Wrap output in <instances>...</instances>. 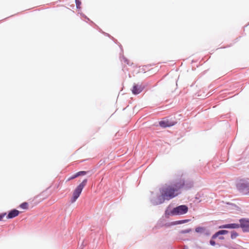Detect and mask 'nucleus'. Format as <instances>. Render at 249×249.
Instances as JSON below:
<instances>
[{"instance_id": "a211bd4d", "label": "nucleus", "mask_w": 249, "mask_h": 249, "mask_svg": "<svg viewBox=\"0 0 249 249\" xmlns=\"http://www.w3.org/2000/svg\"><path fill=\"white\" fill-rule=\"evenodd\" d=\"M19 207L23 209H27L28 208V204L27 202H23L20 205Z\"/></svg>"}, {"instance_id": "dca6fc26", "label": "nucleus", "mask_w": 249, "mask_h": 249, "mask_svg": "<svg viewBox=\"0 0 249 249\" xmlns=\"http://www.w3.org/2000/svg\"><path fill=\"white\" fill-rule=\"evenodd\" d=\"M238 235H239L238 233L234 231H233L231 232V237L232 239H235Z\"/></svg>"}, {"instance_id": "4be33fe9", "label": "nucleus", "mask_w": 249, "mask_h": 249, "mask_svg": "<svg viewBox=\"0 0 249 249\" xmlns=\"http://www.w3.org/2000/svg\"><path fill=\"white\" fill-rule=\"evenodd\" d=\"M210 244L211 245L214 246L215 245V242L213 240V239H211L210 241Z\"/></svg>"}, {"instance_id": "6e6552de", "label": "nucleus", "mask_w": 249, "mask_h": 249, "mask_svg": "<svg viewBox=\"0 0 249 249\" xmlns=\"http://www.w3.org/2000/svg\"><path fill=\"white\" fill-rule=\"evenodd\" d=\"M183 179H180L176 181L173 185L172 188L175 192H178L180 189H183Z\"/></svg>"}, {"instance_id": "6ab92c4d", "label": "nucleus", "mask_w": 249, "mask_h": 249, "mask_svg": "<svg viewBox=\"0 0 249 249\" xmlns=\"http://www.w3.org/2000/svg\"><path fill=\"white\" fill-rule=\"evenodd\" d=\"M219 236L221 235H224L228 233L229 232L227 230H220L217 231Z\"/></svg>"}, {"instance_id": "f257e3e1", "label": "nucleus", "mask_w": 249, "mask_h": 249, "mask_svg": "<svg viewBox=\"0 0 249 249\" xmlns=\"http://www.w3.org/2000/svg\"><path fill=\"white\" fill-rule=\"evenodd\" d=\"M160 192L166 199L169 200L177 196L172 186L166 185L160 189Z\"/></svg>"}, {"instance_id": "412c9836", "label": "nucleus", "mask_w": 249, "mask_h": 249, "mask_svg": "<svg viewBox=\"0 0 249 249\" xmlns=\"http://www.w3.org/2000/svg\"><path fill=\"white\" fill-rule=\"evenodd\" d=\"M75 3L76 8L77 9H80L81 8L80 5L81 4V0H75Z\"/></svg>"}, {"instance_id": "2eb2a0df", "label": "nucleus", "mask_w": 249, "mask_h": 249, "mask_svg": "<svg viewBox=\"0 0 249 249\" xmlns=\"http://www.w3.org/2000/svg\"><path fill=\"white\" fill-rule=\"evenodd\" d=\"M190 221V219H184V220H178V221H175L173 222H172L171 223V225H176L178 224H182L185 223H187Z\"/></svg>"}, {"instance_id": "aec40b11", "label": "nucleus", "mask_w": 249, "mask_h": 249, "mask_svg": "<svg viewBox=\"0 0 249 249\" xmlns=\"http://www.w3.org/2000/svg\"><path fill=\"white\" fill-rule=\"evenodd\" d=\"M191 231H192V229H187L181 230L180 231V233H181V234H186V233H189Z\"/></svg>"}, {"instance_id": "4468645a", "label": "nucleus", "mask_w": 249, "mask_h": 249, "mask_svg": "<svg viewBox=\"0 0 249 249\" xmlns=\"http://www.w3.org/2000/svg\"><path fill=\"white\" fill-rule=\"evenodd\" d=\"M19 213V212L17 210H13L11 211L7 216V219H11L17 216Z\"/></svg>"}, {"instance_id": "7ed1b4c3", "label": "nucleus", "mask_w": 249, "mask_h": 249, "mask_svg": "<svg viewBox=\"0 0 249 249\" xmlns=\"http://www.w3.org/2000/svg\"><path fill=\"white\" fill-rule=\"evenodd\" d=\"M88 179L87 178L84 179L82 182L79 184L73 191L72 197L71 199L72 202H75L80 196L83 188L87 185Z\"/></svg>"}, {"instance_id": "9d476101", "label": "nucleus", "mask_w": 249, "mask_h": 249, "mask_svg": "<svg viewBox=\"0 0 249 249\" xmlns=\"http://www.w3.org/2000/svg\"><path fill=\"white\" fill-rule=\"evenodd\" d=\"M176 122L174 121H170L168 120L161 121L159 122V125L161 127L165 128L174 125Z\"/></svg>"}, {"instance_id": "423d86ee", "label": "nucleus", "mask_w": 249, "mask_h": 249, "mask_svg": "<svg viewBox=\"0 0 249 249\" xmlns=\"http://www.w3.org/2000/svg\"><path fill=\"white\" fill-rule=\"evenodd\" d=\"M166 199L161 194L157 196V199H151V203L154 205H158L163 203Z\"/></svg>"}, {"instance_id": "f8f14e48", "label": "nucleus", "mask_w": 249, "mask_h": 249, "mask_svg": "<svg viewBox=\"0 0 249 249\" xmlns=\"http://www.w3.org/2000/svg\"><path fill=\"white\" fill-rule=\"evenodd\" d=\"M239 224L236 223H231L228 224H224L220 226L219 228L221 229H237L239 228Z\"/></svg>"}, {"instance_id": "0eeeda50", "label": "nucleus", "mask_w": 249, "mask_h": 249, "mask_svg": "<svg viewBox=\"0 0 249 249\" xmlns=\"http://www.w3.org/2000/svg\"><path fill=\"white\" fill-rule=\"evenodd\" d=\"M144 89V86L142 85H138L134 84L132 89V92L135 95L140 93Z\"/></svg>"}, {"instance_id": "f03ea898", "label": "nucleus", "mask_w": 249, "mask_h": 249, "mask_svg": "<svg viewBox=\"0 0 249 249\" xmlns=\"http://www.w3.org/2000/svg\"><path fill=\"white\" fill-rule=\"evenodd\" d=\"M188 211V207L185 205H181L174 208L170 212L165 211V214L171 215H179L186 213Z\"/></svg>"}, {"instance_id": "f3484780", "label": "nucleus", "mask_w": 249, "mask_h": 249, "mask_svg": "<svg viewBox=\"0 0 249 249\" xmlns=\"http://www.w3.org/2000/svg\"><path fill=\"white\" fill-rule=\"evenodd\" d=\"M217 237H218V238H219V239L220 240H223V239H224V237L223 236H219L218 233L217 232H216L213 235V236L212 237V239H215Z\"/></svg>"}, {"instance_id": "b1692460", "label": "nucleus", "mask_w": 249, "mask_h": 249, "mask_svg": "<svg viewBox=\"0 0 249 249\" xmlns=\"http://www.w3.org/2000/svg\"><path fill=\"white\" fill-rule=\"evenodd\" d=\"M125 62H126L127 63V64H128V60L127 59H125Z\"/></svg>"}, {"instance_id": "39448f33", "label": "nucleus", "mask_w": 249, "mask_h": 249, "mask_svg": "<svg viewBox=\"0 0 249 249\" xmlns=\"http://www.w3.org/2000/svg\"><path fill=\"white\" fill-rule=\"evenodd\" d=\"M239 228H241L244 232H249V219L241 218L239 220Z\"/></svg>"}, {"instance_id": "5701e85b", "label": "nucleus", "mask_w": 249, "mask_h": 249, "mask_svg": "<svg viewBox=\"0 0 249 249\" xmlns=\"http://www.w3.org/2000/svg\"><path fill=\"white\" fill-rule=\"evenodd\" d=\"M6 215V213H2L0 214V221L2 220V218Z\"/></svg>"}, {"instance_id": "1a4fd4ad", "label": "nucleus", "mask_w": 249, "mask_h": 249, "mask_svg": "<svg viewBox=\"0 0 249 249\" xmlns=\"http://www.w3.org/2000/svg\"><path fill=\"white\" fill-rule=\"evenodd\" d=\"M195 231L197 233L203 234L206 236H209L211 234L210 231L204 227H197L195 229Z\"/></svg>"}, {"instance_id": "ddd939ff", "label": "nucleus", "mask_w": 249, "mask_h": 249, "mask_svg": "<svg viewBox=\"0 0 249 249\" xmlns=\"http://www.w3.org/2000/svg\"><path fill=\"white\" fill-rule=\"evenodd\" d=\"M88 172L87 171H79L77 173H75V174L72 175L69 178H68L67 180V181H70L71 179H74L80 176H84L86 175Z\"/></svg>"}, {"instance_id": "9b49d317", "label": "nucleus", "mask_w": 249, "mask_h": 249, "mask_svg": "<svg viewBox=\"0 0 249 249\" xmlns=\"http://www.w3.org/2000/svg\"><path fill=\"white\" fill-rule=\"evenodd\" d=\"M183 189L188 190L192 188L194 186V182L190 179L185 180L183 179Z\"/></svg>"}, {"instance_id": "20e7f679", "label": "nucleus", "mask_w": 249, "mask_h": 249, "mask_svg": "<svg viewBox=\"0 0 249 249\" xmlns=\"http://www.w3.org/2000/svg\"><path fill=\"white\" fill-rule=\"evenodd\" d=\"M237 190L243 195H249V182L244 180H241L236 184Z\"/></svg>"}]
</instances>
